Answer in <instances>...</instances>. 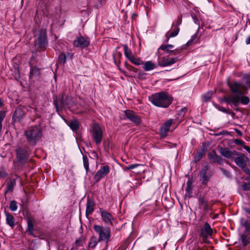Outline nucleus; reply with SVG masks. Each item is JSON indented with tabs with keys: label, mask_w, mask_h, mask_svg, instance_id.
I'll return each mask as SVG.
<instances>
[{
	"label": "nucleus",
	"mask_w": 250,
	"mask_h": 250,
	"mask_svg": "<svg viewBox=\"0 0 250 250\" xmlns=\"http://www.w3.org/2000/svg\"><path fill=\"white\" fill-rule=\"evenodd\" d=\"M9 208L11 211H14L17 209V202L15 201H12L10 203Z\"/></svg>",
	"instance_id": "obj_40"
},
{
	"label": "nucleus",
	"mask_w": 250,
	"mask_h": 250,
	"mask_svg": "<svg viewBox=\"0 0 250 250\" xmlns=\"http://www.w3.org/2000/svg\"><path fill=\"white\" fill-rule=\"evenodd\" d=\"M179 30V28L177 26H175V29L171 33H169V32H167L166 34V38L167 39V41H168L170 38L176 37L178 34Z\"/></svg>",
	"instance_id": "obj_28"
},
{
	"label": "nucleus",
	"mask_w": 250,
	"mask_h": 250,
	"mask_svg": "<svg viewBox=\"0 0 250 250\" xmlns=\"http://www.w3.org/2000/svg\"><path fill=\"white\" fill-rule=\"evenodd\" d=\"M156 67V65L155 63H153L151 61H147L144 64L143 68L146 71H148L153 70Z\"/></svg>",
	"instance_id": "obj_26"
},
{
	"label": "nucleus",
	"mask_w": 250,
	"mask_h": 250,
	"mask_svg": "<svg viewBox=\"0 0 250 250\" xmlns=\"http://www.w3.org/2000/svg\"><path fill=\"white\" fill-rule=\"evenodd\" d=\"M26 108V113L27 112H29L31 113H35L36 112V109L33 107H32L30 106H25Z\"/></svg>",
	"instance_id": "obj_44"
},
{
	"label": "nucleus",
	"mask_w": 250,
	"mask_h": 250,
	"mask_svg": "<svg viewBox=\"0 0 250 250\" xmlns=\"http://www.w3.org/2000/svg\"><path fill=\"white\" fill-rule=\"evenodd\" d=\"M241 226L244 227L245 229L242 234H250V222L245 218H241L240 220Z\"/></svg>",
	"instance_id": "obj_20"
},
{
	"label": "nucleus",
	"mask_w": 250,
	"mask_h": 250,
	"mask_svg": "<svg viewBox=\"0 0 250 250\" xmlns=\"http://www.w3.org/2000/svg\"><path fill=\"white\" fill-rule=\"evenodd\" d=\"M124 50L125 55L128 60L131 59V58L134 56L132 51L128 49L126 45H124Z\"/></svg>",
	"instance_id": "obj_31"
},
{
	"label": "nucleus",
	"mask_w": 250,
	"mask_h": 250,
	"mask_svg": "<svg viewBox=\"0 0 250 250\" xmlns=\"http://www.w3.org/2000/svg\"><path fill=\"white\" fill-rule=\"evenodd\" d=\"M7 176L5 170L3 167H0V179L5 177Z\"/></svg>",
	"instance_id": "obj_41"
},
{
	"label": "nucleus",
	"mask_w": 250,
	"mask_h": 250,
	"mask_svg": "<svg viewBox=\"0 0 250 250\" xmlns=\"http://www.w3.org/2000/svg\"><path fill=\"white\" fill-rule=\"evenodd\" d=\"M212 234V229L209 224L206 222L205 223L203 227L201 229L200 235L205 241L206 239L208 237L211 236Z\"/></svg>",
	"instance_id": "obj_10"
},
{
	"label": "nucleus",
	"mask_w": 250,
	"mask_h": 250,
	"mask_svg": "<svg viewBox=\"0 0 250 250\" xmlns=\"http://www.w3.org/2000/svg\"><path fill=\"white\" fill-rule=\"evenodd\" d=\"M101 214L102 220L105 224L107 226L113 225V221L114 220V218L110 212L106 210H101Z\"/></svg>",
	"instance_id": "obj_15"
},
{
	"label": "nucleus",
	"mask_w": 250,
	"mask_h": 250,
	"mask_svg": "<svg viewBox=\"0 0 250 250\" xmlns=\"http://www.w3.org/2000/svg\"><path fill=\"white\" fill-rule=\"evenodd\" d=\"M240 239L244 246H246L250 243V234H241Z\"/></svg>",
	"instance_id": "obj_27"
},
{
	"label": "nucleus",
	"mask_w": 250,
	"mask_h": 250,
	"mask_svg": "<svg viewBox=\"0 0 250 250\" xmlns=\"http://www.w3.org/2000/svg\"><path fill=\"white\" fill-rule=\"evenodd\" d=\"M143 167V165H142L134 164L130 165L128 166L125 167H124V170L125 171H127L129 170L135 169L136 168H137L138 167Z\"/></svg>",
	"instance_id": "obj_34"
},
{
	"label": "nucleus",
	"mask_w": 250,
	"mask_h": 250,
	"mask_svg": "<svg viewBox=\"0 0 250 250\" xmlns=\"http://www.w3.org/2000/svg\"><path fill=\"white\" fill-rule=\"evenodd\" d=\"M244 210L247 213L250 214V208H245Z\"/></svg>",
	"instance_id": "obj_60"
},
{
	"label": "nucleus",
	"mask_w": 250,
	"mask_h": 250,
	"mask_svg": "<svg viewBox=\"0 0 250 250\" xmlns=\"http://www.w3.org/2000/svg\"><path fill=\"white\" fill-rule=\"evenodd\" d=\"M168 60H169V61H168L169 64V65H170L176 62L177 61H178V58L177 57L168 58Z\"/></svg>",
	"instance_id": "obj_46"
},
{
	"label": "nucleus",
	"mask_w": 250,
	"mask_h": 250,
	"mask_svg": "<svg viewBox=\"0 0 250 250\" xmlns=\"http://www.w3.org/2000/svg\"><path fill=\"white\" fill-rule=\"evenodd\" d=\"M218 108L220 111H221L224 113H228V114L230 113V112L228 111L225 107H224L223 106H219Z\"/></svg>",
	"instance_id": "obj_54"
},
{
	"label": "nucleus",
	"mask_w": 250,
	"mask_h": 250,
	"mask_svg": "<svg viewBox=\"0 0 250 250\" xmlns=\"http://www.w3.org/2000/svg\"><path fill=\"white\" fill-rule=\"evenodd\" d=\"M142 167H138L136 168L135 169H132V173H135L136 174H140L142 171H144V170L142 168Z\"/></svg>",
	"instance_id": "obj_42"
},
{
	"label": "nucleus",
	"mask_w": 250,
	"mask_h": 250,
	"mask_svg": "<svg viewBox=\"0 0 250 250\" xmlns=\"http://www.w3.org/2000/svg\"><path fill=\"white\" fill-rule=\"evenodd\" d=\"M220 169L224 175L227 177H230V173L228 170L222 167L220 168Z\"/></svg>",
	"instance_id": "obj_50"
},
{
	"label": "nucleus",
	"mask_w": 250,
	"mask_h": 250,
	"mask_svg": "<svg viewBox=\"0 0 250 250\" xmlns=\"http://www.w3.org/2000/svg\"><path fill=\"white\" fill-rule=\"evenodd\" d=\"M234 158L232 160H234L235 164L241 168L245 167L247 165V158L245 156L237 151V154L235 155Z\"/></svg>",
	"instance_id": "obj_9"
},
{
	"label": "nucleus",
	"mask_w": 250,
	"mask_h": 250,
	"mask_svg": "<svg viewBox=\"0 0 250 250\" xmlns=\"http://www.w3.org/2000/svg\"><path fill=\"white\" fill-rule=\"evenodd\" d=\"M203 97L204 101L205 102H207L211 98V94L210 93H208L206 95H204Z\"/></svg>",
	"instance_id": "obj_51"
},
{
	"label": "nucleus",
	"mask_w": 250,
	"mask_h": 250,
	"mask_svg": "<svg viewBox=\"0 0 250 250\" xmlns=\"http://www.w3.org/2000/svg\"><path fill=\"white\" fill-rule=\"evenodd\" d=\"M246 180L248 181H250V176L247 177L246 178Z\"/></svg>",
	"instance_id": "obj_64"
},
{
	"label": "nucleus",
	"mask_w": 250,
	"mask_h": 250,
	"mask_svg": "<svg viewBox=\"0 0 250 250\" xmlns=\"http://www.w3.org/2000/svg\"><path fill=\"white\" fill-rule=\"evenodd\" d=\"M6 223L12 228H13L15 225V219L14 216L9 213H5Z\"/></svg>",
	"instance_id": "obj_23"
},
{
	"label": "nucleus",
	"mask_w": 250,
	"mask_h": 250,
	"mask_svg": "<svg viewBox=\"0 0 250 250\" xmlns=\"http://www.w3.org/2000/svg\"><path fill=\"white\" fill-rule=\"evenodd\" d=\"M196 38V36L195 35L192 36L191 37V39L190 40H189L188 42L187 43V45H190L191 44V43L193 42V41L195 40Z\"/></svg>",
	"instance_id": "obj_52"
},
{
	"label": "nucleus",
	"mask_w": 250,
	"mask_h": 250,
	"mask_svg": "<svg viewBox=\"0 0 250 250\" xmlns=\"http://www.w3.org/2000/svg\"><path fill=\"white\" fill-rule=\"evenodd\" d=\"M105 3V0H100V1H98L96 7L98 8L99 7H100L102 5L103 3Z\"/></svg>",
	"instance_id": "obj_55"
},
{
	"label": "nucleus",
	"mask_w": 250,
	"mask_h": 250,
	"mask_svg": "<svg viewBox=\"0 0 250 250\" xmlns=\"http://www.w3.org/2000/svg\"><path fill=\"white\" fill-rule=\"evenodd\" d=\"M243 190L245 191H249L250 190V183H244L242 185Z\"/></svg>",
	"instance_id": "obj_45"
},
{
	"label": "nucleus",
	"mask_w": 250,
	"mask_h": 250,
	"mask_svg": "<svg viewBox=\"0 0 250 250\" xmlns=\"http://www.w3.org/2000/svg\"><path fill=\"white\" fill-rule=\"evenodd\" d=\"M234 143L237 145H240L243 146H244L243 145L244 144V142L242 140L239 139H235L234 140Z\"/></svg>",
	"instance_id": "obj_47"
},
{
	"label": "nucleus",
	"mask_w": 250,
	"mask_h": 250,
	"mask_svg": "<svg viewBox=\"0 0 250 250\" xmlns=\"http://www.w3.org/2000/svg\"><path fill=\"white\" fill-rule=\"evenodd\" d=\"M172 50L173 51H175L174 53H172V55H175L180 53V50L178 49H175V50Z\"/></svg>",
	"instance_id": "obj_58"
},
{
	"label": "nucleus",
	"mask_w": 250,
	"mask_h": 250,
	"mask_svg": "<svg viewBox=\"0 0 250 250\" xmlns=\"http://www.w3.org/2000/svg\"><path fill=\"white\" fill-rule=\"evenodd\" d=\"M16 154L18 162L23 165L27 162L28 159L29 154L24 148L21 147L18 148L16 150Z\"/></svg>",
	"instance_id": "obj_7"
},
{
	"label": "nucleus",
	"mask_w": 250,
	"mask_h": 250,
	"mask_svg": "<svg viewBox=\"0 0 250 250\" xmlns=\"http://www.w3.org/2000/svg\"><path fill=\"white\" fill-rule=\"evenodd\" d=\"M99 238H97L95 236H92L89 241L88 246L89 248L93 249L96 247L99 242Z\"/></svg>",
	"instance_id": "obj_29"
},
{
	"label": "nucleus",
	"mask_w": 250,
	"mask_h": 250,
	"mask_svg": "<svg viewBox=\"0 0 250 250\" xmlns=\"http://www.w3.org/2000/svg\"><path fill=\"white\" fill-rule=\"evenodd\" d=\"M40 75V70L37 67H32L30 70V78H31L34 76H39Z\"/></svg>",
	"instance_id": "obj_32"
},
{
	"label": "nucleus",
	"mask_w": 250,
	"mask_h": 250,
	"mask_svg": "<svg viewBox=\"0 0 250 250\" xmlns=\"http://www.w3.org/2000/svg\"><path fill=\"white\" fill-rule=\"evenodd\" d=\"M89 43L90 41L88 38H85L82 36L77 37L73 42L75 46L81 48H84L88 46Z\"/></svg>",
	"instance_id": "obj_11"
},
{
	"label": "nucleus",
	"mask_w": 250,
	"mask_h": 250,
	"mask_svg": "<svg viewBox=\"0 0 250 250\" xmlns=\"http://www.w3.org/2000/svg\"><path fill=\"white\" fill-rule=\"evenodd\" d=\"M132 63L136 65H139L143 63V62L139 58H136L133 56L131 59L129 60Z\"/></svg>",
	"instance_id": "obj_37"
},
{
	"label": "nucleus",
	"mask_w": 250,
	"mask_h": 250,
	"mask_svg": "<svg viewBox=\"0 0 250 250\" xmlns=\"http://www.w3.org/2000/svg\"><path fill=\"white\" fill-rule=\"evenodd\" d=\"M95 205L94 201L88 198L86 203V215H88L91 214L94 211V206Z\"/></svg>",
	"instance_id": "obj_22"
},
{
	"label": "nucleus",
	"mask_w": 250,
	"mask_h": 250,
	"mask_svg": "<svg viewBox=\"0 0 250 250\" xmlns=\"http://www.w3.org/2000/svg\"><path fill=\"white\" fill-rule=\"evenodd\" d=\"M246 84L249 85L250 88V77H249L246 81Z\"/></svg>",
	"instance_id": "obj_59"
},
{
	"label": "nucleus",
	"mask_w": 250,
	"mask_h": 250,
	"mask_svg": "<svg viewBox=\"0 0 250 250\" xmlns=\"http://www.w3.org/2000/svg\"><path fill=\"white\" fill-rule=\"evenodd\" d=\"M149 100L156 106L166 108L172 103L173 99L168 94L161 92L152 95Z\"/></svg>",
	"instance_id": "obj_2"
},
{
	"label": "nucleus",
	"mask_w": 250,
	"mask_h": 250,
	"mask_svg": "<svg viewBox=\"0 0 250 250\" xmlns=\"http://www.w3.org/2000/svg\"><path fill=\"white\" fill-rule=\"evenodd\" d=\"M208 158L213 163L220 164L222 163L221 157L218 155L214 150H212L208 153Z\"/></svg>",
	"instance_id": "obj_19"
},
{
	"label": "nucleus",
	"mask_w": 250,
	"mask_h": 250,
	"mask_svg": "<svg viewBox=\"0 0 250 250\" xmlns=\"http://www.w3.org/2000/svg\"><path fill=\"white\" fill-rule=\"evenodd\" d=\"M193 19L194 20V22H195V23H197L198 24H199V20L197 19H196L195 17H194Z\"/></svg>",
	"instance_id": "obj_62"
},
{
	"label": "nucleus",
	"mask_w": 250,
	"mask_h": 250,
	"mask_svg": "<svg viewBox=\"0 0 250 250\" xmlns=\"http://www.w3.org/2000/svg\"><path fill=\"white\" fill-rule=\"evenodd\" d=\"M68 125L73 130H76L79 127V123L76 120L71 121Z\"/></svg>",
	"instance_id": "obj_35"
},
{
	"label": "nucleus",
	"mask_w": 250,
	"mask_h": 250,
	"mask_svg": "<svg viewBox=\"0 0 250 250\" xmlns=\"http://www.w3.org/2000/svg\"><path fill=\"white\" fill-rule=\"evenodd\" d=\"M83 160L84 167L86 172H87L89 170V161L87 157L86 156H83Z\"/></svg>",
	"instance_id": "obj_38"
},
{
	"label": "nucleus",
	"mask_w": 250,
	"mask_h": 250,
	"mask_svg": "<svg viewBox=\"0 0 250 250\" xmlns=\"http://www.w3.org/2000/svg\"><path fill=\"white\" fill-rule=\"evenodd\" d=\"M218 151L221 155H222L223 156L231 160L233 159V158H234L235 156V155L237 154L236 151L230 150L229 148L227 147H219Z\"/></svg>",
	"instance_id": "obj_12"
},
{
	"label": "nucleus",
	"mask_w": 250,
	"mask_h": 250,
	"mask_svg": "<svg viewBox=\"0 0 250 250\" xmlns=\"http://www.w3.org/2000/svg\"><path fill=\"white\" fill-rule=\"evenodd\" d=\"M235 132L239 135V136H242L243 134L241 130L235 129Z\"/></svg>",
	"instance_id": "obj_56"
},
{
	"label": "nucleus",
	"mask_w": 250,
	"mask_h": 250,
	"mask_svg": "<svg viewBox=\"0 0 250 250\" xmlns=\"http://www.w3.org/2000/svg\"><path fill=\"white\" fill-rule=\"evenodd\" d=\"M229 86L232 94L224 96L221 100L222 102H224L228 104H233L235 106H238L240 102L245 105L249 103V98L243 96L247 93V87L244 84L234 82L229 83Z\"/></svg>",
	"instance_id": "obj_1"
},
{
	"label": "nucleus",
	"mask_w": 250,
	"mask_h": 250,
	"mask_svg": "<svg viewBox=\"0 0 250 250\" xmlns=\"http://www.w3.org/2000/svg\"><path fill=\"white\" fill-rule=\"evenodd\" d=\"M125 115L127 119L136 124H139L141 122L139 117L132 110H126L125 111Z\"/></svg>",
	"instance_id": "obj_16"
},
{
	"label": "nucleus",
	"mask_w": 250,
	"mask_h": 250,
	"mask_svg": "<svg viewBox=\"0 0 250 250\" xmlns=\"http://www.w3.org/2000/svg\"><path fill=\"white\" fill-rule=\"evenodd\" d=\"M173 120L172 119H169L164 125L161 127L160 129V134L162 137H165L167 135V133L169 130V127L172 124Z\"/></svg>",
	"instance_id": "obj_18"
},
{
	"label": "nucleus",
	"mask_w": 250,
	"mask_h": 250,
	"mask_svg": "<svg viewBox=\"0 0 250 250\" xmlns=\"http://www.w3.org/2000/svg\"><path fill=\"white\" fill-rule=\"evenodd\" d=\"M173 48V46L171 44H167V45H162L159 48V49H161L162 50L165 51L167 53L169 54H172L174 53L175 51H173L171 49Z\"/></svg>",
	"instance_id": "obj_25"
},
{
	"label": "nucleus",
	"mask_w": 250,
	"mask_h": 250,
	"mask_svg": "<svg viewBox=\"0 0 250 250\" xmlns=\"http://www.w3.org/2000/svg\"><path fill=\"white\" fill-rule=\"evenodd\" d=\"M246 42L247 44H250V36L248 38Z\"/></svg>",
	"instance_id": "obj_61"
},
{
	"label": "nucleus",
	"mask_w": 250,
	"mask_h": 250,
	"mask_svg": "<svg viewBox=\"0 0 250 250\" xmlns=\"http://www.w3.org/2000/svg\"><path fill=\"white\" fill-rule=\"evenodd\" d=\"M192 182L191 180H188L187 183L186 191L188 194H191L192 190Z\"/></svg>",
	"instance_id": "obj_39"
},
{
	"label": "nucleus",
	"mask_w": 250,
	"mask_h": 250,
	"mask_svg": "<svg viewBox=\"0 0 250 250\" xmlns=\"http://www.w3.org/2000/svg\"><path fill=\"white\" fill-rule=\"evenodd\" d=\"M27 226L28 229L27 231L29 232V233H31L34 229V220L32 218L30 217L28 218Z\"/></svg>",
	"instance_id": "obj_30"
},
{
	"label": "nucleus",
	"mask_w": 250,
	"mask_h": 250,
	"mask_svg": "<svg viewBox=\"0 0 250 250\" xmlns=\"http://www.w3.org/2000/svg\"><path fill=\"white\" fill-rule=\"evenodd\" d=\"M26 114V108L24 106L18 107L14 113L13 120L14 122H19L24 117Z\"/></svg>",
	"instance_id": "obj_8"
},
{
	"label": "nucleus",
	"mask_w": 250,
	"mask_h": 250,
	"mask_svg": "<svg viewBox=\"0 0 250 250\" xmlns=\"http://www.w3.org/2000/svg\"><path fill=\"white\" fill-rule=\"evenodd\" d=\"M203 157V154L201 152L197 153L194 156L195 161L197 162L199 161Z\"/></svg>",
	"instance_id": "obj_43"
},
{
	"label": "nucleus",
	"mask_w": 250,
	"mask_h": 250,
	"mask_svg": "<svg viewBox=\"0 0 250 250\" xmlns=\"http://www.w3.org/2000/svg\"><path fill=\"white\" fill-rule=\"evenodd\" d=\"M109 172V167L107 165L102 167L94 175V179L96 182L100 181Z\"/></svg>",
	"instance_id": "obj_14"
},
{
	"label": "nucleus",
	"mask_w": 250,
	"mask_h": 250,
	"mask_svg": "<svg viewBox=\"0 0 250 250\" xmlns=\"http://www.w3.org/2000/svg\"><path fill=\"white\" fill-rule=\"evenodd\" d=\"M54 104L57 111L59 109H62V107H68L69 105V103H64L63 96L59 99H58L57 98L54 99Z\"/></svg>",
	"instance_id": "obj_17"
},
{
	"label": "nucleus",
	"mask_w": 250,
	"mask_h": 250,
	"mask_svg": "<svg viewBox=\"0 0 250 250\" xmlns=\"http://www.w3.org/2000/svg\"><path fill=\"white\" fill-rule=\"evenodd\" d=\"M89 131L96 145L101 144L103 137V131L100 125L96 123H93Z\"/></svg>",
	"instance_id": "obj_6"
},
{
	"label": "nucleus",
	"mask_w": 250,
	"mask_h": 250,
	"mask_svg": "<svg viewBox=\"0 0 250 250\" xmlns=\"http://www.w3.org/2000/svg\"><path fill=\"white\" fill-rule=\"evenodd\" d=\"M16 182L15 179H10L7 183V190L5 191V193L8 192H11L14 190V187L16 185Z\"/></svg>",
	"instance_id": "obj_24"
},
{
	"label": "nucleus",
	"mask_w": 250,
	"mask_h": 250,
	"mask_svg": "<svg viewBox=\"0 0 250 250\" xmlns=\"http://www.w3.org/2000/svg\"><path fill=\"white\" fill-rule=\"evenodd\" d=\"M199 207L203 209V210L206 212L209 209V206L208 201L205 199L203 197L200 196L199 198Z\"/></svg>",
	"instance_id": "obj_21"
},
{
	"label": "nucleus",
	"mask_w": 250,
	"mask_h": 250,
	"mask_svg": "<svg viewBox=\"0 0 250 250\" xmlns=\"http://www.w3.org/2000/svg\"><path fill=\"white\" fill-rule=\"evenodd\" d=\"M168 58H162L158 62V65L160 66L166 67L169 66Z\"/></svg>",
	"instance_id": "obj_33"
},
{
	"label": "nucleus",
	"mask_w": 250,
	"mask_h": 250,
	"mask_svg": "<svg viewBox=\"0 0 250 250\" xmlns=\"http://www.w3.org/2000/svg\"><path fill=\"white\" fill-rule=\"evenodd\" d=\"M243 148L250 153V147L247 146H244Z\"/></svg>",
	"instance_id": "obj_57"
},
{
	"label": "nucleus",
	"mask_w": 250,
	"mask_h": 250,
	"mask_svg": "<svg viewBox=\"0 0 250 250\" xmlns=\"http://www.w3.org/2000/svg\"><path fill=\"white\" fill-rule=\"evenodd\" d=\"M64 103H68V100H69V98L67 97H64Z\"/></svg>",
	"instance_id": "obj_63"
},
{
	"label": "nucleus",
	"mask_w": 250,
	"mask_h": 250,
	"mask_svg": "<svg viewBox=\"0 0 250 250\" xmlns=\"http://www.w3.org/2000/svg\"><path fill=\"white\" fill-rule=\"evenodd\" d=\"M66 62V56L63 53H61L58 57V62L61 64H64Z\"/></svg>",
	"instance_id": "obj_36"
},
{
	"label": "nucleus",
	"mask_w": 250,
	"mask_h": 250,
	"mask_svg": "<svg viewBox=\"0 0 250 250\" xmlns=\"http://www.w3.org/2000/svg\"><path fill=\"white\" fill-rule=\"evenodd\" d=\"M93 229L99 235V241L105 242L107 244L111 237V230L108 227H103L99 225H94Z\"/></svg>",
	"instance_id": "obj_4"
},
{
	"label": "nucleus",
	"mask_w": 250,
	"mask_h": 250,
	"mask_svg": "<svg viewBox=\"0 0 250 250\" xmlns=\"http://www.w3.org/2000/svg\"><path fill=\"white\" fill-rule=\"evenodd\" d=\"M242 170L245 172V173L249 176H250V169L246 167H245L241 168Z\"/></svg>",
	"instance_id": "obj_53"
},
{
	"label": "nucleus",
	"mask_w": 250,
	"mask_h": 250,
	"mask_svg": "<svg viewBox=\"0 0 250 250\" xmlns=\"http://www.w3.org/2000/svg\"><path fill=\"white\" fill-rule=\"evenodd\" d=\"M182 16H179L176 21V26H178V25H180L181 23H182Z\"/></svg>",
	"instance_id": "obj_49"
},
{
	"label": "nucleus",
	"mask_w": 250,
	"mask_h": 250,
	"mask_svg": "<svg viewBox=\"0 0 250 250\" xmlns=\"http://www.w3.org/2000/svg\"><path fill=\"white\" fill-rule=\"evenodd\" d=\"M208 170V165H206L202 168L200 172V177L203 180L202 184L204 185H206L207 184L211 176Z\"/></svg>",
	"instance_id": "obj_13"
},
{
	"label": "nucleus",
	"mask_w": 250,
	"mask_h": 250,
	"mask_svg": "<svg viewBox=\"0 0 250 250\" xmlns=\"http://www.w3.org/2000/svg\"><path fill=\"white\" fill-rule=\"evenodd\" d=\"M25 135L28 142L32 145H35L42 136V130L39 126H32L25 131Z\"/></svg>",
	"instance_id": "obj_3"
},
{
	"label": "nucleus",
	"mask_w": 250,
	"mask_h": 250,
	"mask_svg": "<svg viewBox=\"0 0 250 250\" xmlns=\"http://www.w3.org/2000/svg\"><path fill=\"white\" fill-rule=\"evenodd\" d=\"M5 117V112L3 111H0V122H2Z\"/></svg>",
	"instance_id": "obj_48"
},
{
	"label": "nucleus",
	"mask_w": 250,
	"mask_h": 250,
	"mask_svg": "<svg viewBox=\"0 0 250 250\" xmlns=\"http://www.w3.org/2000/svg\"><path fill=\"white\" fill-rule=\"evenodd\" d=\"M35 37L34 45L36 49L38 50H44L47 45L46 30L41 29L39 33L35 35Z\"/></svg>",
	"instance_id": "obj_5"
}]
</instances>
